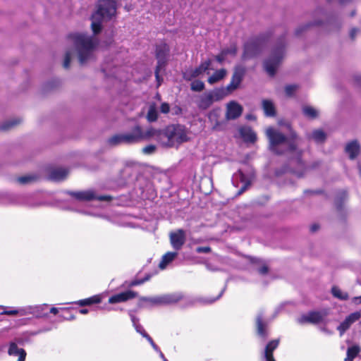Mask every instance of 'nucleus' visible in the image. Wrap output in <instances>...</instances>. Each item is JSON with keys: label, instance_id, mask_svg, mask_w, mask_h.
I'll list each match as a JSON object with an SVG mask.
<instances>
[{"label": "nucleus", "instance_id": "obj_14", "mask_svg": "<svg viewBox=\"0 0 361 361\" xmlns=\"http://www.w3.org/2000/svg\"><path fill=\"white\" fill-rule=\"evenodd\" d=\"M169 49L167 44H162L157 46L156 48V57L157 59V66L155 70L156 79L160 85L159 72L163 70L166 64L167 56L169 54Z\"/></svg>", "mask_w": 361, "mask_h": 361}, {"label": "nucleus", "instance_id": "obj_59", "mask_svg": "<svg viewBox=\"0 0 361 361\" xmlns=\"http://www.w3.org/2000/svg\"><path fill=\"white\" fill-rule=\"evenodd\" d=\"M18 312L20 313V310H10V311H6V312H4L3 314H7V315H16L17 314Z\"/></svg>", "mask_w": 361, "mask_h": 361}, {"label": "nucleus", "instance_id": "obj_52", "mask_svg": "<svg viewBox=\"0 0 361 361\" xmlns=\"http://www.w3.org/2000/svg\"><path fill=\"white\" fill-rule=\"evenodd\" d=\"M128 314L130 317V319L134 327L135 326V325H137V324H140L139 319L134 315L133 312L132 310L129 311Z\"/></svg>", "mask_w": 361, "mask_h": 361}, {"label": "nucleus", "instance_id": "obj_64", "mask_svg": "<svg viewBox=\"0 0 361 361\" xmlns=\"http://www.w3.org/2000/svg\"><path fill=\"white\" fill-rule=\"evenodd\" d=\"M319 229V225L318 224H312L310 227V231L312 232H316Z\"/></svg>", "mask_w": 361, "mask_h": 361}, {"label": "nucleus", "instance_id": "obj_44", "mask_svg": "<svg viewBox=\"0 0 361 361\" xmlns=\"http://www.w3.org/2000/svg\"><path fill=\"white\" fill-rule=\"evenodd\" d=\"M37 176L34 175H27L19 177L18 178V181L21 184H27L31 183L37 179Z\"/></svg>", "mask_w": 361, "mask_h": 361}, {"label": "nucleus", "instance_id": "obj_23", "mask_svg": "<svg viewBox=\"0 0 361 361\" xmlns=\"http://www.w3.org/2000/svg\"><path fill=\"white\" fill-rule=\"evenodd\" d=\"M8 354L10 356H18V359L17 361H25L27 355V353L23 348H19L16 344V342L12 341L8 344Z\"/></svg>", "mask_w": 361, "mask_h": 361}, {"label": "nucleus", "instance_id": "obj_41", "mask_svg": "<svg viewBox=\"0 0 361 361\" xmlns=\"http://www.w3.org/2000/svg\"><path fill=\"white\" fill-rule=\"evenodd\" d=\"M191 90L195 92H200L204 89V83L201 80H194L190 85Z\"/></svg>", "mask_w": 361, "mask_h": 361}, {"label": "nucleus", "instance_id": "obj_31", "mask_svg": "<svg viewBox=\"0 0 361 361\" xmlns=\"http://www.w3.org/2000/svg\"><path fill=\"white\" fill-rule=\"evenodd\" d=\"M262 109L267 116L273 117L276 116V109L273 102L269 99H263L262 102Z\"/></svg>", "mask_w": 361, "mask_h": 361}, {"label": "nucleus", "instance_id": "obj_27", "mask_svg": "<svg viewBox=\"0 0 361 361\" xmlns=\"http://www.w3.org/2000/svg\"><path fill=\"white\" fill-rule=\"evenodd\" d=\"M211 64L212 61L209 59L202 62L198 67L190 71V77L192 78L198 77L202 73L207 71L210 68Z\"/></svg>", "mask_w": 361, "mask_h": 361}, {"label": "nucleus", "instance_id": "obj_62", "mask_svg": "<svg viewBox=\"0 0 361 361\" xmlns=\"http://www.w3.org/2000/svg\"><path fill=\"white\" fill-rule=\"evenodd\" d=\"M144 338H145L148 341V342L150 343L151 345H153L154 344H155L153 339L151 338V336L148 334H146L144 336Z\"/></svg>", "mask_w": 361, "mask_h": 361}, {"label": "nucleus", "instance_id": "obj_32", "mask_svg": "<svg viewBox=\"0 0 361 361\" xmlns=\"http://www.w3.org/2000/svg\"><path fill=\"white\" fill-rule=\"evenodd\" d=\"M178 256L177 252H168L163 255L161 260L159 263V268L164 269L166 266L171 263Z\"/></svg>", "mask_w": 361, "mask_h": 361}, {"label": "nucleus", "instance_id": "obj_12", "mask_svg": "<svg viewBox=\"0 0 361 361\" xmlns=\"http://www.w3.org/2000/svg\"><path fill=\"white\" fill-rule=\"evenodd\" d=\"M71 196L74 197L78 201H106L109 202L113 199V197L109 195H99L96 190L91 189L79 192H68Z\"/></svg>", "mask_w": 361, "mask_h": 361}, {"label": "nucleus", "instance_id": "obj_53", "mask_svg": "<svg viewBox=\"0 0 361 361\" xmlns=\"http://www.w3.org/2000/svg\"><path fill=\"white\" fill-rule=\"evenodd\" d=\"M155 149H156L155 146L150 145H147L143 148V152L145 154H152L155 151Z\"/></svg>", "mask_w": 361, "mask_h": 361}, {"label": "nucleus", "instance_id": "obj_43", "mask_svg": "<svg viewBox=\"0 0 361 361\" xmlns=\"http://www.w3.org/2000/svg\"><path fill=\"white\" fill-rule=\"evenodd\" d=\"M221 51L226 56L228 55L235 56L238 52V49L236 44H233L229 47L224 48Z\"/></svg>", "mask_w": 361, "mask_h": 361}, {"label": "nucleus", "instance_id": "obj_29", "mask_svg": "<svg viewBox=\"0 0 361 361\" xmlns=\"http://www.w3.org/2000/svg\"><path fill=\"white\" fill-rule=\"evenodd\" d=\"M308 139L313 140L317 143H323L326 139V134L321 129H317L307 134Z\"/></svg>", "mask_w": 361, "mask_h": 361}, {"label": "nucleus", "instance_id": "obj_13", "mask_svg": "<svg viewBox=\"0 0 361 361\" xmlns=\"http://www.w3.org/2000/svg\"><path fill=\"white\" fill-rule=\"evenodd\" d=\"M245 75V68L243 66H238L234 68L230 83L225 87H219L224 90V94H225L226 97L239 88Z\"/></svg>", "mask_w": 361, "mask_h": 361}, {"label": "nucleus", "instance_id": "obj_58", "mask_svg": "<svg viewBox=\"0 0 361 361\" xmlns=\"http://www.w3.org/2000/svg\"><path fill=\"white\" fill-rule=\"evenodd\" d=\"M357 32L358 30L357 28L351 29V30L350 31V37H351L352 39H353L355 37Z\"/></svg>", "mask_w": 361, "mask_h": 361}, {"label": "nucleus", "instance_id": "obj_48", "mask_svg": "<svg viewBox=\"0 0 361 361\" xmlns=\"http://www.w3.org/2000/svg\"><path fill=\"white\" fill-rule=\"evenodd\" d=\"M71 60V54L69 51H68L66 53L65 59H64V61H63V67L65 68H69Z\"/></svg>", "mask_w": 361, "mask_h": 361}, {"label": "nucleus", "instance_id": "obj_57", "mask_svg": "<svg viewBox=\"0 0 361 361\" xmlns=\"http://www.w3.org/2000/svg\"><path fill=\"white\" fill-rule=\"evenodd\" d=\"M269 269L266 265H263L262 267L258 269V272L260 274L265 275L268 273Z\"/></svg>", "mask_w": 361, "mask_h": 361}, {"label": "nucleus", "instance_id": "obj_50", "mask_svg": "<svg viewBox=\"0 0 361 361\" xmlns=\"http://www.w3.org/2000/svg\"><path fill=\"white\" fill-rule=\"evenodd\" d=\"M135 329L137 333H139L140 334H141L143 337L146 334H147V333L145 331V329L140 324H137V325H135Z\"/></svg>", "mask_w": 361, "mask_h": 361}, {"label": "nucleus", "instance_id": "obj_5", "mask_svg": "<svg viewBox=\"0 0 361 361\" xmlns=\"http://www.w3.org/2000/svg\"><path fill=\"white\" fill-rule=\"evenodd\" d=\"M286 36L281 37L271 51L270 56L264 62L265 71L270 76H274L285 54Z\"/></svg>", "mask_w": 361, "mask_h": 361}, {"label": "nucleus", "instance_id": "obj_7", "mask_svg": "<svg viewBox=\"0 0 361 361\" xmlns=\"http://www.w3.org/2000/svg\"><path fill=\"white\" fill-rule=\"evenodd\" d=\"M267 39L268 36L266 35H260L258 37L250 39L244 44L242 59L247 60L258 56L261 53Z\"/></svg>", "mask_w": 361, "mask_h": 361}, {"label": "nucleus", "instance_id": "obj_63", "mask_svg": "<svg viewBox=\"0 0 361 361\" xmlns=\"http://www.w3.org/2000/svg\"><path fill=\"white\" fill-rule=\"evenodd\" d=\"M144 338H145L148 341V342L150 343L151 345H153L154 344H155L153 339L151 338V336L148 334H146L144 336Z\"/></svg>", "mask_w": 361, "mask_h": 361}, {"label": "nucleus", "instance_id": "obj_36", "mask_svg": "<svg viewBox=\"0 0 361 361\" xmlns=\"http://www.w3.org/2000/svg\"><path fill=\"white\" fill-rule=\"evenodd\" d=\"M21 122L20 118H13L5 121L0 126V129L2 130H8L14 126H17Z\"/></svg>", "mask_w": 361, "mask_h": 361}, {"label": "nucleus", "instance_id": "obj_8", "mask_svg": "<svg viewBox=\"0 0 361 361\" xmlns=\"http://www.w3.org/2000/svg\"><path fill=\"white\" fill-rule=\"evenodd\" d=\"M0 204L24 205L30 207L39 205L37 203H33L31 197L27 195L13 193H0Z\"/></svg>", "mask_w": 361, "mask_h": 361}, {"label": "nucleus", "instance_id": "obj_38", "mask_svg": "<svg viewBox=\"0 0 361 361\" xmlns=\"http://www.w3.org/2000/svg\"><path fill=\"white\" fill-rule=\"evenodd\" d=\"M331 293L335 298L341 300H347L349 298L347 293L343 292L339 288L336 286H334L331 288Z\"/></svg>", "mask_w": 361, "mask_h": 361}, {"label": "nucleus", "instance_id": "obj_45", "mask_svg": "<svg viewBox=\"0 0 361 361\" xmlns=\"http://www.w3.org/2000/svg\"><path fill=\"white\" fill-rule=\"evenodd\" d=\"M320 24H322V20H317L314 23H308L307 25L304 26V27H299V28H298L295 30V35H300L302 33L303 30H305V29H307V27H309L310 26L318 25H320Z\"/></svg>", "mask_w": 361, "mask_h": 361}, {"label": "nucleus", "instance_id": "obj_28", "mask_svg": "<svg viewBox=\"0 0 361 361\" xmlns=\"http://www.w3.org/2000/svg\"><path fill=\"white\" fill-rule=\"evenodd\" d=\"M345 150L349 155V158L354 159L360 152V145L357 140H353L346 145Z\"/></svg>", "mask_w": 361, "mask_h": 361}, {"label": "nucleus", "instance_id": "obj_21", "mask_svg": "<svg viewBox=\"0 0 361 361\" xmlns=\"http://www.w3.org/2000/svg\"><path fill=\"white\" fill-rule=\"evenodd\" d=\"M232 181L235 187L238 186V183H243V186L240 190V193L245 191L247 188L250 185V180L247 175L245 174L242 170L239 169L235 173L232 177Z\"/></svg>", "mask_w": 361, "mask_h": 361}, {"label": "nucleus", "instance_id": "obj_2", "mask_svg": "<svg viewBox=\"0 0 361 361\" xmlns=\"http://www.w3.org/2000/svg\"><path fill=\"white\" fill-rule=\"evenodd\" d=\"M68 39L73 44L81 65L93 59L94 51L98 44L94 37L85 33L74 32L69 34Z\"/></svg>", "mask_w": 361, "mask_h": 361}, {"label": "nucleus", "instance_id": "obj_20", "mask_svg": "<svg viewBox=\"0 0 361 361\" xmlns=\"http://www.w3.org/2000/svg\"><path fill=\"white\" fill-rule=\"evenodd\" d=\"M361 317L360 312H355L350 314L343 322L337 327L340 332V335L343 336V334L350 328L352 324L359 320Z\"/></svg>", "mask_w": 361, "mask_h": 361}, {"label": "nucleus", "instance_id": "obj_19", "mask_svg": "<svg viewBox=\"0 0 361 361\" xmlns=\"http://www.w3.org/2000/svg\"><path fill=\"white\" fill-rule=\"evenodd\" d=\"M138 296V293L133 290H127L121 292L118 294H115L109 298V303L114 304L118 302H123L129 300L133 299Z\"/></svg>", "mask_w": 361, "mask_h": 361}, {"label": "nucleus", "instance_id": "obj_54", "mask_svg": "<svg viewBox=\"0 0 361 361\" xmlns=\"http://www.w3.org/2000/svg\"><path fill=\"white\" fill-rule=\"evenodd\" d=\"M198 253H209L211 251V248L208 246L206 247H198L196 250Z\"/></svg>", "mask_w": 361, "mask_h": 361}, {"label": "nucleus", "instance_id": "obj_16", "mask_svg": "<svg viewBox=\"0 0 361 361\" xmlns=\"http://www.w3.org/2000/svg\"><path fill=\"white\" fill-rule=\"evenodd\" d=\"M21 315L32 314L36 318L46 317L49 314L48 305L47 304L28 306L20 310Z\"/></svg>", "mask_w": 361, "mask_h": 361}, {"label": "nucleus", "instance_id": "obj_49", "mask_svg": "<svg viewBox=\"0 0 361 361\" xmlns=\"http://www.w3.org/2000/svg\"><path fill=\"white\" fill-rule=\"evenodd\" d=\"M60 317L65 320H73L75 318L69 310H66L63 314H61Z\"/></svg>", "mask_w": 361, "mask_h": 361}, {"label": "nucleus", "instance_id": "obj_10", "mask_svg": "<svg viewBox=\"0 0 361 361\" xmlns=\"http://www.w3.org/2000/svg\"><path fill=\"white\" fill-rule=\"evenodd\" d=\"M138 174V170L135 166L126 165L121 171L119 178L116 183H112L106 188L108 190H116L118 188L123 187L127 183L135 180Z\"/></svg>", "mask_w": 361, "mask_h": 361}, {"label": "nucleus", "instance_id": "obj_46", "mask_svg": "<svg viewBox=\"0 0 361 361\" xmlns=\"http://www.w3.org/2000/svg\"><path fill=\"white\" fill-rule=\"evenodd\" d=\"M298 88L297 85H288L285 87V92L286 95L292 96L295 91Z\"/></svg>", "mask_w": 361, "mask_h": 361}, {"label": "nucleus", "instance_id": "obj_9", "mask_svg": "<svg viewBox=\"0 0 361 361\" xmlns=\"http://www.w3.org/2000/svg\"><path fill=\"white\" fill-rule=\"evenodd\" d=\"M142 137V129L140 126L133 128L131 133L117 134L108 140V143L111 146H116L121 144H132L137 142Z\"/></svg>", "mask_w": 361, "mask_h": 361}, {"label": "nucleus", "instance_id": "obj_3", "mask_svg": "<svg viewBox=\"0 0 361 361\" xmlns=\"http://www.w3.org/2000/svg\"><path fill=\"white\" fill-rule=\"evenodd\" d=\"M122 0H99L97 10L91 16V27L94 35L102 30V24L104 20H111L116 14V3Z\"/></svg>", "mask_w": 361, "mask_h": 361}, {"label": "nucleus", "instance_id": "obj_39", "mask_svg": "<svg viewBox=\"0 0 361 361\" xmlns=\"http://www.w3.org/2000/svg\"><path fill=\"white\" fill-rule=\"evenodd\" d=\"M147 118L149 122H154L158 118V113L154 104L149 107Z\"/></svg>", "mask_w": 361, "mask_h": 361}, {"label": "nucleus", "instance_id": "obj_25", "mask_svg": "<svg viewBox=\"0 0 361 361\" xmlns=\"http://www.w3.org/2000/svg\"><path fill=\"white\" fill-rule=\"evenodd\" d=\"M68 171L63 168H56L50 171L49 178L54 181L63 180L68 176Z\"/></svg>", "mask_w": 361, "mask_h": 361}, {"label": "nucleus", "instance_id": "obj_11", "mask_svg": "<svg viewBox=\"0 0 361 361\" xmlns=\"http://www.w3.org/2000/svg\"><path fill=\"white\" fill-rule=\"evenodd\" d=\"M226 97L222 89L214 88V90L205 92L200 97L197 102V106L200 109L206 110L209 108L214 102L222 100Z\"/></svg>", "mask_w": 361, "mask_h": 361}, {"label": "nucleus", "instance_id": "obj_56", "mask_svg": "<svg viewBox=\"0 0 361 361\" xmlns=\"http://www.w3.org/2000/svg\"><path fill=\"white\" fill-rule=\"evenodd\" d=\"M226 57V56H225V54H224V52L221 51L219 54L215 56V59L219 63H221L222 62L224 61Z\"/></svg>", "mask_w": 361, "mask_h": 361}, {"label": "nucleus", "instance_id": "obj_22", "mask_svg": "<svg viewBox=\"0 0 361 361\" xmlns=\"http://www.w3.org/2000/svg\"><path fill=\"white\" fill-rule=\"evenodd\" d=\"M243 112L242 106L235 101H231L227 104L226 118L234 120L238 118Z\"/></svg>", "mask_w": 361, "mask_h": 361}, {"label": "nucleus", "instance_id": "obj_61", "mask_svg": "<svg viewBox=\"0 0 361 361\" xmlns=\"http://www.w3.org/2000/svg\"><path fill=\"white\" fill-rule=\"evenodd\" d=\"M353 302L356 304V305H359V304H361V295L360 296H356V297H354L353 299H352Z\"/></svg>", "mask_w": 361, "mask_h": 361}, {"label": "nucleus", "instance_id": "obj_34", "mask_svg": "<svg viewBox=\"0 0 361 361\" xmlns=\"http://www.w3.org/2000/svg\"><path fill=\"white\" fill-rule=\"evenodd\" d=\"M161 133L162 130H158L153 128H150L147 129L144 134L142 133V137H140V139L143 137L148 138L153 137H155L161 143V137L160 134Z\"/></svg>", "mask_w": 361, "mask_h": 361}, {"label": "nucleus", "instance_id": "obj_47", "mask_svg": "<svg viewBox=\"0 0 361 361\" xmlns=\"http://www.w3.org/2000/svg\"><path fill=\"white\" fill-rule=\"evenodd\" d=\"M226 290V286L223 288V290L220 292V293L214 298L211 299H205L203 300V302L205 304H212L219 300L224 294V291Z\"/></svg>", "mask_w": 361, "mask_h": 361}, {"label": "nucleus", "instance_id": "obj_42", "mask_svg": "<svg viewBox=\"0 0 361 361\" xmlns=\"http://www.w3.org/2000/svg\"><path fill=\"white\" fill-rule=\"evenodd\" d=\"M219 116V111L218 110H213L210 111L208 114V118L209 120L213 123H215V125L214 126L213 128L216 129L217 126H219V122L217 121Z\"/></svg>", "mask_w": 361, "mask_h": 361}, {"label": "nucleus", "instance_id": "obj_33", "mask_svg": "<svg viewBox=\"0 0 361 361\" xmlns=\"http://www.w3.org/2000/svg\"><path fill=\"white\" fill-rule=\"evenodd\" d=\"M226 75V71L224 68L218 70L208 78V82L213 85L222 80Z\"/></svg>", "mask_w": 361, "mask_h": 361}, {"label": "nucleus", "instance_id": "obj_60", "mask_svg": "<svg viewBox=\"0 0 361 361\" xmlns=\"http://www.w3.org/2000/svg\"><path fill=\"white\" fill-rule=\"evenodd\" d=\"M339 198L341 199V200H344L347 198V192L345 190H342L340 193H339Z\"/></svg>", "mask_w": 361, "mask_h": 361}, {"label": "nucleus", "instance_id": "obj_35", "mask_svg": "<svg viewBox=\"0 0 361 361\" xmlns=\"http://www.w3.org/2000/svg\"><path fill=\"white\" fill-rule=\"evenodd\" d=\"M101 302V298L99 295H94L92 297L78 300L75 302V304H78L80 306L90 305L92 304H97Z\"/></svg>", "mask_w": 361, "mask_h": 361}, {"label": "nucleus", "instance_id": "obj_15", "mask_svg": "<svg viewBox=\"0 0 361 361\" xmlns=\"http://www.w3.org/2000/svg\"><path fill=\"white\" fill-rule=\"evenodd\" d=\"M326 315L327 313L326 312L312 311L307 314H302L297 319V322L300 324L306 323L319 324L324 322Z\"/></svg>", "mask_w": 361, "mask_h": 361}, {"label": "nucleus", "instance_id": "obj_37", "mask_svg": "<svg viewBox=\"0 0 361 361\" xmlns=\"http://www.w3.org/2000/svg\"><path fill=\"white\" fill-rule=\"evenodd\" d=\"M303 114L311 119L315 118L318 116V111L310 106H305L302 107Z\"/></svg>", "mask_w": 361, "mask_h": 361}, {"label": "nucleus", "instance_id": "obj_30", "mask_svg": "<svg viewBox=\"0 0 361 361\" xmlns=\"http://www.w3.org/2000/svg\"><path fill=\"white\" fill-rule=\"evenodd\" d=\"M43 330H39L37 331H32V332H25L23 333L21 336L16 337L14 338L12 342H16L17 345H23L25 343L29 341V338L30 336H35L39 333L43 332Z\"/></svg>", "mask_w": 361, "mask_h": 361}, {"label": "nucleus", "instance_id": "obj_40", "mask_svg": "<svg viewBox=\"0 0 361 361\" xmlns=\"http://www.w3.org/2000/svg\"><path fill=\"white\" fill-rule=\"evenodd\" d=\"M152 276V275L151 274H147L143 279H139L136 278V279L132 280L129 283L128 286L133 287V286L141 285V284L144 283L145 282L149 281L151 279Z\"/></svg>", "mask_w": 361, "mask_h": 361}, {"label": "nucleus", "instance_id": "obj_24", "mask_svg": "<svg viewBox=\"0 0 361 361\" xmlns=\"http://www.w3.org/2000/svg\"><path fill=\"white\" fill-rule=\"evenodd\" d=\"M279 340H272L265 347L263 357L266 361H275L273 357L274 350L278 347Z\"/></svg>", "mask_w": 361, "mask_h": 361}, {"label": "nucleus", "instance_id": "obj_51", "mask_svg": "<svg viewBox=\"0 0 361 361\" xmlns=\"http://www.w3.org/2000/svg\"><path fill=\"white\" fill-rule=\"evenodd\" d=\"M170 111L169 104L166 102H164L161 104L160 111L163 114H167Z\"/></svg>", "mask_w": 361, "mask_h": 361}, {"label": "nucleus", "instance_id": "obj_17", "mask_svg": "<svg viewBox=\"0 0 361 361\" xmlns=\"http://www.w3.org/2000/svg\"><path fill=\"white\" fill-rule=\"evenodd\" d=\"M170 243L172 247L176 250H180L186 240L185 231L183 229H178L171 232L169 234Z\"/></svg>", "mask_w": 361, "mask_h": 361}, {"label": "nucleus", "instance_id": "obj_26", "mask_svg": "<svg viewBox=\"0 0 361 361\" xmlns=\"http://www.w3.org/2000/svg\"><path fill=\"white\" fill-rule=\"evenodd\" d=\"M239 133L243 139L247 142L253 143L257 140L255 133L250 127H241L239 130Z\"/></svg>", "mask_w": 361, "mask_h": 361}, {"label": "nucleus", "instance_id": "obj_6", "mask_svg": "<svg viewBox=\"0 0 361 361\" xmlns=\"http://www.w3.org/2000/svg\"><path fill=\"white\" fill-rule=\"evenodd\" d=\"M183 298L181 293L166 294L157 297H140L138 308H149L154 306L174 304Z\"/></svg>", "mask_w": 361, "mask_h": 361}, {"label": "nucleus", "instance_id": "obj_4", "mask_svg": "<svg viewBox=\"0 0 361 361\" xmlns=\"http://www.w3.org/2000/svg\"><path fill=\"white\" fill-rule=\"evenodd\" d=\"M161 144L166 147H173L188 140L187 134L183 126L173 124L162 130L160 134Z\"/></svg>", "mask_w": 361, "mask_h": 361}, {"label": "nucleus", "instance_id": "obj_55", "mask_svg": "<svg viewBox=\"0 0 361 361\" xmlns=\"http://www.w3.org/2000/svg\"><path fill=\"white\" fill-rule=\"evenodd\" d=\"M289 304H291V302H284V303H282L281 305H279L277 309L276 310V312H275V314L274 315L273 317V319L279 313L281 312L283 309L284 308V307L286 305H289Z\"/></svg>", "mask_w": 361, "mask_h": 361}, {"label": "nucleus", "instance_id": "obj_1", "mask_svg": "<svg viewBox=\"0 0 361 361\" xmlns=\"http://www.w3.org/2000/svg\"><path fill=\"white\" fill-rule=\"evenodd\" d=\"M267 136L269 140L270 149L277 154H281L284 152V149L281 147H286V150L294 152L297 154V157L294 159V162L297 165V169L293 170V173L298 177H302L307 170L305 162L301 159L302 151L297 148L299 138L294 131H291L288 137L285 136L279 130L270 127L267 129Z\"/></svg>", "mask_w": 361, "mask_h": 361}, {"label": "nucleus", "instance_id": "obj_18", "mask_svg": "<svg viewBox=\"0 0 361 361\" xmlns=\"http://www.w3.org/2000/svg\"><path fill=\"white\" fill-rule=\"evenodd\" d=\"M270 321L264 320L263 312H259L256 318L257 334L261 338L265 340L269 336L268 325Z\"/></svg>", "mask_w": 361, "mask_h": 361}]
</instances>
